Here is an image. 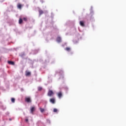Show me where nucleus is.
<instances>
[{"mask_svg": "<svg viewBox=\"0 0 126 126\" xmlns=\"http://www.w3.org/2000/svg\"><path fill=\"white\" fill-rule=\"evenodd\" d=\"M35 110H36L35 106L31 107V113L33 115L34 114V112H35Z\"/></svg>", "mask_w": 126, "mask_h": 126, "instance_id": "1", "label": "nucleus"}, {"mask_svg": "<svg viewBox=\"0 0 126 126\" xmlns=\"http://www.w3.org/2000/svg\"><path fill=\"white\" fill-rule=\"evenodd\" d=\"M54 94V92L52 90H49L48 93V96H49V97H51L53 96V94Z\"/></svg>", "mask_w": 126, "mask_h": 126, "instance_id": "2", "label": "nucleus"}, {"mask_svg": "<svg viewBox=\"0 0 126 126\" xmlns=\"http://www.w3.org/2000/svg\"><path fill=\"white\" fill-rule=\"evenodd\" d=\"M25 101L28 103H31V98L30 97H26Z\"/></svg>", "mask_w": 126, "mask_h": 126, "instance_id": "3", "label": "nucleus"}, {"mask_svg": "<svg viewBox=\"0 0 126 126\" xmlns=\"http://www.w3.org/2000/svg\"><path fill=\"white\" fill-rule=\"evenodd\" d=\"M50 102L52 104H55V103L56 102V99H55V98H50Z\"/></svg>", "mask_w": 126, "mask_h": 126, "instance_id": "4", "label": "nucleus"}, {"mask_svg": "<svg viewBox=\"0 0 126 126\" xmlns=\"http://www.w3.org/2000/svg\"><path fill=\"white\" fill-rule=\"evenodd\" d=\"M58 96L60 99L63 97V93H62V92H60L59 93H58Z\"/></svg>", "mask_w": 126, "mask_h": 126, "instance_id": "5", "label": "nucleus"}, {"mask_svg": "<svg viewBox=\"0 0 126 126\" xmlns=\"http://www.w3.org/2000/svg\"><path fill=\"white\" fill-rule=\"evenodd\" d=\"M57 41L58 43H61V42H62V38H61V37L58 36V37L57 38Z\"/></svg>", "mask_w": 126, "mask_h": 126, "instance_id": "6", "label": "nucleus"}, {"mask_svg": "<svg viewBox=\"0 0 126 126\" xmlns=\"http://www.w3.org/2000/svg\"><path fill=\"white\" fill-rule=\"evenodd\" d=\"M80 25L82 27H84V26H85V25L84 24V22H83L82 21H80Z\"/></svg>", "mask_w": 126, "mask_h": 126, "instance_id": "7", "label": "nucleus"}, {"mask_svg": "<svg viewBox=\"0 0 126 126\" xmlns=\"http://www.w3.org/2000/svg\"><path fill=\"white\" fill-rule=\"evenodd\" d=\"M31 75V72L26 71V76H30Z\"/></svg>", "mask_w": 126, "mask_h": 126, "instance_id": "8", "label": "nucleus"}, {"mask_svg": "<svg viewBox=\"0 0 126 126\" xmlns=\"http://www.w3.org/2000/svg\"><path fill=\"white\" fill-rule=\"evenodd\" d=\"M8 63L11 65H14V62L12 61H8Z\"/></svg>", "mask_w": 126, "mask_h": 126, "instance_id": "9", "label": "nucleus"}, {"mask_svg": "<svg viewBox=\"0 0 126 126\" xmlns=\"http://www.w3.org/2000/svg\"><path fill=\"white\" fill-rule=\"evenodd\" d=\"M17 7L18 8H19V9H21V8L22 7V5H21V4L20 3H18Z\"/></svg>", "mask_w": 126, "mask_h": 126, "instance_id": "10", "label": "nucleus"}, {"mask_svg": "<svg viewBox=\"0 0 126 126\" xmlns=\"http://www.w3.org/2000/svg\"><path fill=\"white\" fill-rule=\"evenodd\" d=\"M65 51H67V52H70V47H66L65 49Z\"/></svg>", "mask_w": 126, "mask_h": 126, "instance_id": "11", "label": "nucleus"}, {"mask_svg": "<svg viewBox=\"0 0 126 126\" xmlns=\"http://www.w3.org/2000/svg\"><path fill=\"white\" fill-rule=\"evenodd\" d=\"M23 22V20L20 18L19 20V24H22V23Z\"/></svg>", "mask_w": 126, "mask_h": 126, "instance_id": "12", "label": "nucleus"}, {"mask_svg": "<svg viewBox=\"0 0 126 126\" xmlns=\"http://www.w3.org/2000/svg\"><path fill=\"white\" fill-rule=\"evenodd\" d=\"M39 15H42V14H43V13H44V12L42 10H39Z\"/></svg>", "mask_w": 126, "mask_h": 126, "instance_id": "13", "label": "nucleus"}, {"mask_svg": "<svg viewBox=\"0 0 126 126\" xmlns=\"http://www.w3.org/2000/svg\"><path fill=\"white\" fill-rule=\"evenodd\" d=\"M11 101L12 102V103H15V98L12 97L11 99Z\"/></svg>", "mask_w": 126, "mask_h": 126, "instance_id": "14", "label": "nucleus"}, {"mask_svg": "<svg viewBox=\"0 0 126 126\" xmlns=\"http://www.w3.org/2000/svg\"><path fill=\"white\" fill-rule=\"evenodd\" d=\"M39 109H40L41 113H43V112H45V109L43 108H40Z\"/></svg>", "mask_w": 126, "mask_h": 126, "instance_id": "15", "label": "nucleus"}, {"mask_svg": "<svg viewBox=\"0 0 126 126\" xmlns=\"http://www.w3.org/2000/svg\"><path fill=\"white\" fill-rule=\"evenodd\" d=\"M42 89H43V88L41 87H38V91H42Z\"/></svg>", "mask_w": 126, "mask_h": 126, "instance_id": "16", "label": "nucleus"}, {"mask_svg": "<svg viewBox=\"0 0 126 126\" xmlns=\"http://www.w3.org/2000/svg\"><path fill=\"white\" fill-rule=\"evenodd\" d=\"M53 112H54V113H57V112H58V109H57L56 108H54V109H53Z\"/></svg>", "mask_w": 126, "mask_h": 126, "instance_id": "17", "label": "nucleus"}, {"mask_svg": "<svg viewBox=\"0 0 126 126\" xmlns=\"http://www.w3.org/2000/svg\"><path fill=\"white\" fill-rule=\"evenodd\" d=\"M23 21L26 22L27 21V17L23 18Z\"/></svg>", "mask_w": 126, "mask_h": 126, "instance_id": "18", "label": "nucleus"}, {"mask_svg": "<svg viewBox=\"0 0 126 126\" xmlns=\"http://www.w3.org/2000/svg\"><path fill=\"white\" fill-rule=\"evenodd\" d=\"M25 121H26V122L27 123H28V122L29 120H28V119H27L25 120Z\"/></svg>", "mask_w": 126, "mask_h": 126, "instance_id": "19", "label": "nucleus"}, {"mask_svg": "<svg viewBox=\"0 0 126 126\" xmlns=\"http://www.w3.org/2000/svg\"><path fill=\"white\" fill-rule=\"evenodd\" d=\"M9 120V121H11V119H10V118Z\"/></svg>", "mask_w": 126, "mask_h": 126, "instance_id": "20", "label": "nucleus"}]
</instances>
